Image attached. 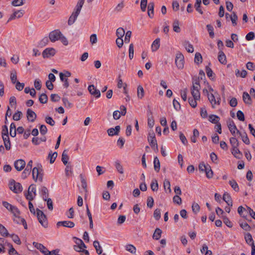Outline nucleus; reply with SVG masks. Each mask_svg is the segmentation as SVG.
<instances>
[{
    "label": "nucleus",
    "mask_w": 255,
    "mask_h": 255,
    "mask_svg": "<svg viewBox=\"0 0 255 255\" xmlns=\"http://www.w3.org/2000/svg\"><path fill=\"white\" fill-rule=\"evenodd\" d=\"M36 215L38 220L40 224L45 228L48 227V222L46 216L43 211L39 209H36Z\"/></svg>",
    "instance_id": "nucleus-1"
},
{
    "label": "nucleus",
    "mask_w": 255,
    "mask_h": 255,
    "mask_svg": "<svg viewBox=\"0 0 255 255\" xmlns=\"http://www.w3.org/2000/svg\"><path fill=\"white\" fill-rule=\"evenodd\" d=\"M10 189L15 193H19L22 192V187L20 183L16 182L13 179H11L9 184Z\"/></svg>",
    "instance_id": "nucleus-2"
},
{
    "label": "nucleus",
    "mask_w": 255,
    "mask_h": 255,
    "mask_svg": "<svg viewBox=\"0 0 255 255\" xmlns=\"http://www.w3.org/2000/svg\"><path fill=\"white\" fill-rule=\"evenodd\" d=\"M175 63L177 67L179 69H182L183 68L184 57L183 55L181 52H178L176 53Z\"/></svg>",
    "instance_id": "nucleus-3"
},
{
    "label": "nucleus",
    "mask_w": 255,
    "mask_h": 255,
    "mask_svg": "<svg viewBox=\"0 0 255 255\" xmlns=\"http://www.w3.org/2000/svg\"><path fill=\"white\" fill-rule=\"evenodd\" d=\"M16 131L18 134H21L24 132V128L22 127H19L16 129V126L14 123H12L10 126V135L14 137L16 135Z\"/></svg>",
    "instance_id": "nucleus-4"
},
{
    "label": "nucleus",
    "mask_w": 255,
    "mask_h": 255,
    "mask_svg": "<svg viewBox=\"0 0 255 255\" xmlns=\"http://www.w3.org/2000/svg\"><path fill=\"white\" fill-rule=\"evenodd\" d=\"M42 169H39L37 167H34L32 169V177L34 180L36 181L37 179L40 181H42L43 173H42Z\"/></svg>",
    "instance_id": "nucleus-5"
},
{
    "label": "nucleus",
    "mask_w": 255,
    "mask_h": 255,
    "mask_svg": "<svg viewBox=\"0 0 255 255\" xmlns=\"http://www.w3.org/2000/svg\"><path fill=\"white\" fill-rule=\"evenodd\" d=\"M62 35V33L59 29H55L51 31L49 34V39L52 42H55L59 40L60 37Z\"/></svg>",
    "instance_id": "nucleus-6"
},
{
    "label": "nucleus",
    "mask_w": 255,
    "mask_h": 255,
    "mask_svg": "<svg viewBox=\"0 0 255 255\" xmlns=\"http://www.w3.org/2000/svg\"><path fill=\"white\" fill-rule=\"evenodd\" d=\"M56 54V50L53 48H47L42 52V56L44 58L53 56Z\"/></svg>",
    "instance_id": "nucleus-7"
},
{
    "label": "nucleus",
    "mask_w": 255,
    "mask_h": 255,
    "mask_svg": "<svg viewBox=\"0 0 255 255\" xmlns=\"http://www.w3.org/2000/svg\"><path fill=\"white\" fill-rule=\"evenodd\" d=\"M14 166L17 171H21L25 166V162L23 159H18L14 162Z\"/></svg>",
    "instance_id": "nucleus-8"
},
{
    "label": "nucleus",
    "mask_w": 255,
    "mask_h": 255,
    "mask_svg": "<svg viewBox=\"0 0 255 255\" xmlns=\"http://www.w3.org/2000/svg\"><path fill=\"white\" fill-rule=\"evenodd\" d=\"M88 91L90 93L95 96L96 98H98L101 96L100 92L99 90L97 89L94 85H91L88 86Z\"/></svg>",
    "instance_id": "nucleus-9"
},
{
    "label": "nucleus",
    "mask_w": 255,
    "mask_h": 255,
    "mask_svg": "<svg viewBox=\"0 0 255 255\" xmlns=\"http://www.w3.org/2000/svg\"><path fill=\"white\" fill-rule=\"evenodd\" d=\"M26 117L28 121L30 122H34L36 119L37 116L34 112L32 110L28 109L26 112Z\"/></svg>",
    "instance_id": "nucleus-10"
},
{
    "label": "nucleus",
    "mask_w": 255,
    "mask_h": 255,
    "mask_svg": "<svg viewBox=\"0 0 255 255\" xmlns=\"http://www.w3.org/2000/svg\"><path fill=\"white\" fill-rule=\"evenodd\" d=\"M57 227L62 226L65 227L72 228L75 226L74 222L70 221H59L56 224Z\"/></svg>",
    "instance_id": "nucleus-11"
},
{
    "label": "nucleus",
    "mask_w": 255,
    "mask_h": 255,
    "mask_svg": "<svg viewBox=\"0 0 255 255\" xmlns=\"http://www.w3.org/2000/svg\"><path fill=\"white\" fill-rule=\"evenodd\" d=\"M80 178L81 179L82 187L85 191V198H86L88 192L86 180L85 179L84 176L82 174L80 175Z\"/></svg>",
    "instance_id": "nucleus-12"
},
{
    "label": "nucleus",
    "mask_w": 255,
    "mask_h": 255,
    "mask_svg": "<svg viewBox=\"0 0 255 255\" xmlns=\"http://www.w3.org/2000/svg\"><path fill=\"white\" fill-rule=\"evenodd\" d=\"M217 95H218L217 92H215L214 94L211 93V94H208V98L210 103L212 105L213 108H215V105H216V97Z\"/></svg>",
    "instance_id": "nucleus-13"
},
{
    "label": "nucleus",
    "mask_w": 255,
    "mask_h": 255,
    "mask_svg": "<svg viewBox=\"0 0 255 255\" xmlns=\"http://www.w3.org/2000/svg\"><path fill=\"white\" fill-rule=\"evenodd\" d=\"M228 126L231 133L233 135L235 136L236 130L237 131L238 129H237L234 122L233 120H230L228 123Z\"/></svg>",
    "instance_id": "nucleus-14"
},
{
    "label": "nucleus",
    "mask_w": 255,
    "mask_h": 255,
    "mask_svg": "<svg viewBox=\"0 0 255 255\" xmlns=\"http://www.w3.org/2000/svg\"><path fill=\"white\" fill-rule=\"evenodd\" d=\"M33 245L37 249L39 250L42 254H43L44 255H46L48 249L42 244L36 242H33Z\"/></svg>",
    "instance_id": "nucleus-15"
},
{
    "label": "nucleus",
    "mask_w": 255,
    "mask_h": 255,
    "mask_svg": "<svg viewBox=\"0 0 255 255\" xmlns=\"http://www.w3.org/2000/svg\"><path fill=\"white\" fill-rule=\"evenodd\" d=\"M23 15V10H19L14 11L9 17L7 22L14 19L16 17L20 18Z\"/></svg>",
    "instance_id": "nucleus-16"
},
{
    "label": "nucleus",
    "mask_w": 255,
    "mask_h": 255,
    "mask_svg": "<svg viewBox=\"0 0 255 255\" xmlns=\"http://www.w3.org/2000/svg\"><path fill=\"white\" fill-rule=\"evenodd\" d=\"M79 13L80 12L76 10L73 12V13H72L71 15L70 16L68 19V25H71L74 23Z\"/></svg>",
    "instance_id": "nucleus-17"
},
{
    "label": "nucleus",
    "mask_w": 255,
    "mask_h": 255,
    "mask_svg": "<svg viewBox=\"0 0 255 255\" xmlns=\"http://www.w3.org/2000/svg\"><path fill=\"white\" fill-rule=\"evenodd\" d=\"M120 130V126H117L115 128H111L108 129L107 132L109 136L118 135Z\"/></svg>",
    "instance_id": "nucleus-18"
},
{
    "label": "nucleus",
    "mask_w": 255,
    "mask_h": 255,
    "mask_svg": "<svg viewBox=\"0 0 255 255\" xmlns=\"http://www.w3.org/2000/svg\"><path fill=\"white\" fill-rule=\"evenodd\" d=\"M154 3L153 2H150L147 7V14L150 18H152L154 16Z\"/></svg>",
    "instance_id": "nucleus-19"
},
{
    "label": "nucleus",
    "mask_w": 255,
    "mask_h": 255,
    "mask_svg": "<svg viewBox=\"0 0 255 255\" xmlns=\"http://www.w3.org/2000/svg\"><path fill=\"white\" fill-rule=\"evenodd\" d=\"M237 133L239 134L242 137L243 141L246 144H249L250 143V139L248 136L246 132L244 131L241 132L239 130H237Z\"/></svg>",
    "instance_id": "nucleus-20"
},
{
    "label": "nucleus",
    "mask_w": 255,
    "mask_h": 255,
    "mask_svg": "<svg viewBox=\"0 0 255 255\" xmlns=\"http://www.w3.org/2000/svg\"><path fill=\"white\" fill-rule=\"evenodd\" d=\"M223 200L226 202L229 206L232 207L233 202L231 196L228 193H225L223 196Z\"/></svg>",
    "instance_id": "nucleus-21"
},
{
    "label": "nucleus",
    "mask_w": 255,
    "mask_h": 255,
    "mask_svg": "<svg viewBox=\"0 0 255 255\" xmlns=\"http://www.w3.org/2000/svg\"><path fill=\"white\" fill-rule=\"evenodd\" d=\"M2 138L6 150H9L11 148V143L8 135L2 136Z\"/></svg>",
    "instance_id": "nucleus-22"
},
{
    "label": "nucleus",
    "mask_w": 255,
    "mask_h": 255,
    "mask_svg": "<svg viewBox=\"0 0 255 255\" xmlns=\"http://www.w3.org/2000/svg\"><path fill=\"white\" fill-rule=\"evenodd\" d=\"M13 221H14V222H15L17 224H19L23 225V226L24 227V228L25 229H27V226L26 222V221H25V220L24 219H23L22 218H21L20 217L18 216V217H16V218H15L13 219Z\"/></svg>",
    "instance_id": "nucleus-23"
},
{
    "label": "nucleus",
    "mask_w": 255,
    "mask_h": 255,
    "mask_svg": "<svg viewBox=\"0 0 255 255\" xmlns=\"http://www.w3.org/2000/svg\"><path fill=\"white\" fill-rule=\"evenodd\" d=\"M243 100L245 104L248 105H251L252 101L250 95L246 92H244L243 94Z\"/></svg>",
    "instance_id": "nucleus-24"
},
{
    "label": "nucleus",
    "mask_w": 255,
    "mask_h": 255,
    "mask_svg": "<svg viewBox=\"0 0 255 255\" xmlns=\"http://www.w3.org/2000/svg\"><path fill=\"white\" fill-rule=\"evenodd\" d=\"M232 153L233 155L238 159H240L242 158L243 154L242 152L239 150L238 147L236 148H232L231 150Z\"/></svg>",
    "instance_id": "nucleus-25"
},
{
    "label": "nucleus",
    "mask_w": 255,
    "mask_h": 255,
    "mask_svg": "<svg viewBox=\"0 0 255 255\" xmlns=\"http://www.w3.org/2000/svg\"><path fill=\"white\" fill-rule=\"evenodd\" d=\"M218 58L219 62L223 64H225L226 63V56L225 53L222 50L219 51Z\"/></svg>",
    "instance_id": "nucleus-26"
},
{
    "label": "nucleus",
    "mask_w": 255,
    "mask_h": 255,
    "mask_svg": "<svg viewBox=\"0 0 255 255\" xmlns=\"http://www.w3.org/2000/svg\"><path fill=\"white\" fill-rule=\"evenodd\" d=\"M153 164L154 170L156 172H159L160 169V163L157 156L154 158Z\"/></svg>",
    "instance_id": "nucleus-27"
},
{
    "label": "nucleus",
    "mask_w": 255,
    "mask_h": 255,
    "mask_svg": "<svg viewBox=\"0 0 255 255\" xmlns=\"http://www.w3.org/2000/svg\"><path fill=\"white\" fill-rule=\"evenodd\" d=\"M183 45L184 46L186 50L189 53H192L194 51V48L193 45L189 43L188 41H184L183 43Z\"/></svg>",
    "instance_id": "nucleus-28"
},
{
    "label": "nucleus",
    "mask_w": 255,
    "mask_h": 255,
    "mask_svg": "<svg viewBox=\"0 0 255 255\" xmlns=\"http://www.w3.org/2000/svg\"><path fill=\"white\" fill-rule=\"evenodd\" d=\"M160 47V38H157L155 39L151 45V49L152 51H155L158 49Z\"/></svg>",
    "instance_id": "nucleus-29"
},
{
    "label": "nucleus",
    "mask_w": 255,
    "mask_h": 255,
    "mask_svg": "<svg viewBox=\"0 0 255 255\" xmlns=\"http://www.w3.org/2000/svg\"><path fill=\"white\" fill-rule=\"evenodd\" d=\"M74 239L77 240V241H79V243L76 242V243L78 245V246H75L74 249L75 250H77L76 248H79L80 250H84V249L87 248V246L85 245V244L81 239H79L77 237H74Z\"/></svg>",
    "instance_id": "nucleus-30"
},
{
    "label": "nucleus",
    "mask_w": 255,
    "mask_h": 255,
    "mask_svg": "<svg viewBox=\"0 0 255 255\" xmlns=\"http://www.w3.org/2000/svg\"><path fill=\"white\" fill-rule=\"evenodd\" d=\"M49 38L47 37H45L42 39L37 44V47L39 48H42L46 46L49 42Z\"/></svg>",
    "instance_id": "nucleus-31"
},
{
    "label": "nucleus",
    "mask_w": 255,
    "mask_h": 255,
    "mask_svg": "<svg viewBox=\"0 0 255 255\" xmlns=\"http://www.w3.org/2000/svg\"><path fill=\"white\" fill-rule=\"evenodd\" d=\"M245 239L246 243L250 246H252V244H254L251 234L249 233H247L245 236Z\"/></svg>",
    "instance_id": "nucleus-32"
},
{
    "label": "nucleus",
    "mask_w": 255,
    "mask_h": 255,
    "mask_svg": "<svg viewBox=\"0 0 255 255\" xmlns=\"http://www.w3.org/2000/svg\"><path fill=\"white\" fill-rule=\"evenodd\" d=\"M69 159V157L67 154V150H64L62 154L61 160L65 165L68 164V161Z\"/></svg>",
    "instance_id": "nucleus-33"
},
{
    "label": "nucleus",
    "mask_w": 255,
    "mask_h": 255,
    "mask_svg": "<svg viewBox=\"0 0 255 255\" xmlns=\"http://www.w3.org/2000/svg\"><path fill=\"white\" fill-rule=\"evenodd\" d=\"M220 120V118L219 116L215 115H210L209 117V121L213 123L217 124L219 123V121Z\"/></svg>",
    "instance_id": "nucleus-34"
},
{
    "label": "nucleus",
    "mask_w": 255,
    "mask_h": 255,
    "mask_svg": "<svg viewBox=\"0 0 255 255\" xmlns=\"http://www.w3.org/2000/svg\"><path fill=\"white\" fill-rule=\"evenodd\" d=\"M93 246L96 249V252L98 255L102 254L103 250L100 245L99 242L98 241H95L93 242Z\"/></svg>",
    "instance_id": "nucleus-35"
},
{
    "label": "nucleus",
    "mask_w": 255,
    "mask_h": 255,
    "mask_svg": "<svg viewBox=\"0 0 255 255\" xmlns=\"http://www.w3.org/2000/svg\"><path fill=\"white\" fill-rule=\"evenodd\" d=\"M162 231L159 228H156L153 233L152 238L153 239L158 240H159L161 236Z\"/></svg>",
    "instance_id": "nucleus-36"
},
{
    "label": "nucleus",
    "mask_w": 255,
    "mask_h": 255,
    "mask_svg": "<svg viewBox=\"0 0 255 255\" xmlns=\"http://www.w3.org/2000/svg\"><path fill=\"white\" fill-rule=\"evenodd\" d=\"M144 91L143 87L141 85L137 87V96L139 99H142L144 97Z\"/></svg>",
    "instance_id": "nucleus-37"
},
{
    "label": "nucleus",
    "mask_w": 255,
    "mask_h": 255,
    "mask_svg": "<svg viewBox=\"0 0 255 255\" xmlns=\"http://www.w3.org/2000/svg\"><path fill=\"white\" fill-rule=\"evenodd\" d=\"M204 172L206 173V177L210 179L213 177V172L211 169V166L207 164V168L206 170H205Z\"/></svg>",
    "instance_id": "nucleus-38"
},
{
    "label": "nucleus",
    "mask_w": 255,
    "mask_h": 255,
    "mask_svg": "<svg viewBox=\"0 0 255 255\" xmlns=\"http://www.w3.org/2000/svg\"><path fill=\"white\" fill-rule=\"evenodd\" d=\"M0 234L4 237H7L9 236L7 229L1 224H0Z\"/></svg>",
    "instance_id": "nucleus-39"
},
{
    "label": "nucleus",
    "mask_w": 255,
    "mask_h": 255,
    "mask_svg": "<svg viewBox=\"0 0 255 255\" xmlns=\"http://www.w3.org/2000/svg\"><path fill=\"white\" fill-rule=\"evenodd\" d=\"M229 184L232 187V188L236 191V192H239V187L238 186V183L237 182L234 180L232 179L231 180H230Z\"/></svg>",
    "instance_id": "nucleus-40"
},
{
    "label": "nucleus",
    "mask_w": 255,
    "mask_h": 255,
    "mask_svg": "<svg viewBox=\"0 0 255 255\" xmlns=\"http://www.w3.org/2000/svg\"><path fill=\"white\" fill-rule=\"evenodd\" d=\"M115 166L117 169V170L118 171L119 173L120 174H123L124 173V169L123 166L121 164L119 161L117 160L115 162Z\"/></svg>",
    "instance_id": "nucleus-41"
},
{
    "label": "nucleus",
    "mask_w": 255,
    "mask_h": 255,
    "mask_svg": "<svg viewBox=\"0 0 255 255\" xmlns=\"http://www.w3.org/2000/svg\"><path fill=\"white\" fill-rule=\"evenodd\" d=\"M148 141L149 142V144L152 148L156 147V149L158 150V145L157 143V140L155 137L152 138H147Z\"/></svg>",
    "instance_id": "nucleus-42"
},
{
    "label": "nucleus",
    "mask_w": 255,
    "mask_h": 255,
    "mask_svg": "<svg viewBox=\"0 0 255 255\" xmlns=\"http://www.w3.org/2000/svg\"><path fill=\"white\" fill-rule=\"evenodd\" d=\"M194 62L199 65L202 62V56L199 52H196L195 55Z\"/></svg>",
    "instance_id": "nucleus-43"
},
{
    "label": "nucleus",
    "mask_w": 255,
    "mask_h": 255,
    "mask_svg": "<svg viewBox=\"0 0 255 255\" xmlns=\"http://www.w3.org/2000/svg\"><path fill=\"white\" fill-rule=\"evenodd\" d=\"M240 227L245 231H249L251 230L250 226L246 222H240Z\"/></svg>",
    "instance_id": "nucleus-44"
},
{
    "label": "nucleus",
    "mask_w": 255,
    "mask_h": 255,
    "mask_svg": "<svg viewBox=\"0 0 255 255\" xmlns=\"http://www.w3.org/2000/svg\"><path fill=\"white\" fill-rule=\"evenodd\" d=\"M173 29L174 31L179 33L180 32V28L179 27V21L177 19L175 20L173 23Z\"/></svg>",
    "instance_id": "nucleus-45"
},
{
    "label": "nucleus",
    "mask_w": 255,
    "mask_h": 255,
    "mask_svg": "<svg viewBox=\"0 0 255 255\" xmlns=\"http://www.w3.org/2000/svg\"><path fill=\"white\" fill-rule=\"evenodd\" d=\"M230 142L232 146V148H236L239 146V141L236 138L234 137H231L230 139Z\"/></svg>",
    "instance_id": "nucleus-46"
},
{
    "label": "nucleus",
    "mask_w": 255,
    "mask_h": 255,
    "mask_svg": "<svg viewBox=\"0 0 255 255\" xmlns=\"http://www.w3.org/2000/svg\"><path fill=\"white\" fill-rule=\"evenodd\" d=\"M206 28L209 32L210 37L212 38H214L215 34L214 32L213 26L211 24H207L206 25Z\"/></svg>",
    "instance_id": "nucleus-47"
},
{
    "label": "nucleus",
    "mask_w": 255,
    "mask_h": 255,
    "mask_svg": "<svg viewBox=\"0 0 255 255\" xmlns=\"http://www.w3.org/2000/svg\"><path fill=\"white\" fill-rule=\"evenodd\" d=\"M57 156V152H54L53 153L51 151L48 154V158H50V163H53Z\"/></svg>",
    "instance_id": "nucleus-48"
},
{
    "label": "nucleus",
    "mask_w": 255,
    "mask_h": 255,
    "mask_svg": "<svg viewBox=\"0 0 255 255\" xmlns=\"http://www.w3.org/2000/svg\"><path fill=\"white\" fill-rule=\"evenodd\" d=\"M39 101L41 104H45L47 102L48 97L44 93L41 94L39 97Z\"/></svg>",
    "instance_id": "nucleus-49"
},
{
    "label": "nucleus",
    "mask_w": 255,
    "mask_h": 255,
    "mask_svg": "<svg viewBox=\"0 0 255 255\" xmlns=\"http://www.w3.org/2000/svg\"><path fill=\"white\" fill-rule=\"evenodd\" d=\"M125 34V30L123 28L119 27L117 29L116 35L118 37L123 38Z\"/></svg>",
    "instance_id": "nucleus-50"
},
{
    "label": "nucleus",
    "mask_w": 255,
    "mask_h": 255,
    "mask_svg": "<svg viewBox=\"0 0 255 255\" xmlns=\"http://www.w3.org/2000/svg\"><path fill=\"white\" fill-rule=\"evenodd\" d=\"M41 193L43 195V199L44 201L46 200L48 196V189L45 187L43 186L41 188Z\"/></svg>",
    "instance_id": "nucleus-51"
},
{
    "label": "nucleus",
    "mask_w": 255,
    "mask_h": 255,
    "mask_svg": "<svg viewBox=\"0 0 255 255\" xmlns=\"http://www.w3.org/2000/svg\"><path fill=\"white\" fill-rule=\"evenodd\" d=\"M10 80L12 84H15L17 81L16 72L15 70L12 71L10 73Z\"/></svg>",
    "instance_id": "nucleus-52"
},
{
    "label": "nucleus",
    "mask_w": 255,
    "mask_h": 255,
    "mask_svg": "<svg viewBox=\"0 0 255 255\" xmlns=\"http://www.w3.org/2000/svg\"><path fill=\"white\" fill-rule=\"evenodd\" d=\"M150 187L153 191H156L158 189V184L156 180H153L150 184Z\"/></svg>",
    "instance_id": "nucleus-53"
},
{
    "label": "nucleus",
    "mask_w": 255,
    "mask_h": 255,
    "mask_svg": "<svg viewBox=\"0 0 255 255\" xmlns=\"http://www.w3.org/2000/svg\"><path fill=\"white\" fill-rule=\"evenodd\" d=\"M126 249L130 253L134 254L136 252V248L132 245L129 244L126 246Z\"/></svg>",
    "instance_id": "nucleus-54"
},
{
    "label": "nucleus",
    "mask_w": 255,
    "mask_h": 255,
    "mask_svg": "<svg viewBox=\"0 0 255 255\" xmlns=\"http://www.w3.org/2000/svg\"><path fill=\"white\" fill-rule=\"evenodd\" d=\"M191 94L195 100H199L200 98V93L199 90H191Z\"/></svg>",
    "instance_id": "nucleus-55"
},
{
    "label": "nucleus",
    "mask_w": 255,
    "mask_h": 255,
    "mask_svg": "<svg viewBox=\"0 0 255 255\" xmlns=\"http://www.w3.org/2000/svg\"><path fill=\"white\" fill-rule=\"evenodd\" d=\"M232 24L234 26L237 25V20H238V16L235 12L232 13V14L230 16Z\"/></svg>",
    "instance_id": "nucleus-56"
},
{
    "label": "nucleus",
    "mask_w": 255,
    "mask_h": 255,
    "mask_svg": "<svg viewBox=\"0 0 255 255\" xmlns=\"http://www.w3.org/2000/svg\"><path fill=\"white\" fill-rule=\"evenodd\" d=\"M129 58L131 60L133 57L134 54V46L132 43L130 44L129 46Z\"/></svg>",
    "instance_id": "nucleus-57"
},
{
    "label": "nucleus",
    "mask_w": 255,
    "mask_h": 255,
    "mask_svg": "<svg viewBox=\"0 0 255 255\" xmlns=\"http://www.w3.org/2000/svg\"><path fill=\"white\" fill-rule=\"evenodd\" d=\"M192 209L193 212L194 214H196L198 212H199V211L200 210V206L198 203H193L192 206Z\"/></svg>",
    "instance_id": "nucleus-58"
},
{
    "label": "nucleus",
    "mask_w": 255,
    "mask_h": 255,
    "mask_svg": "<svg viewBox=\"0 0 255 255\" xmlns=\"http://www.w3.org/2000/svg\"><path fill=\"white\" fill-rule=\"evenodd\" d=\"M11 238H12V241L17 245H20L21 242L20 240L19 239L18 236L15 234H12L10 235Z\"/></svg>",
    "instance_id": "nucleus-59"
},
{
    "label": "nucleus",
    "mask_w": 255,
    "mask_h": 255,
    "mask_svg": "<svg viewBox=\"0 0 255 255\" xmlns=\"http://www.w3.org/2000/svg\"><path fill=\"white\" fill-rule=\"evenodd\" d=\"M24 0H13L11 4L14 6L22 5L24 4Z\"/></svg>",
    "instance_id": "nucleus-60"
},
{
    "label": "nucleus",
    "mask_w": 255,
    "mask_h": 255,
    "mask_svg": "<svg viewBox=\"0 0 255 255\" xmlns=\"http://www.w3.org/2000/svg\"><path fill=\"white\" fill-rule=\"evenodd\" d=\"M85 0H79L76 6L75 10L80 12L81 9L84 4Z\"/></svg>",
    "instance_id": "nucleus-61"
},
{
    "label": "nucleus",
    "mask_w": 255,
    "mask_h": 255,
    "mask_svg": "<svg viewBox=\"0 0 255 255\" xmlns=\"http://www.w3.org/2000/svg\"><path fill=\"white\" fill-rule=\"evenodd\" d=\"M197 100H195L194 98H188V103L193 108H195L197 107Z\"/></svg>",
    "instance_id": "nucleus-62"
},
{
    "label": "nucleus",
    "mask_w": 255,
    "mask_h": 255,
    "mask_svg": "<svg viewBox=\"0 0 255 255\" xmlns=\"http://www.w3.org/2000/svg\"><path fill=\"white\" fill-rule=\"evenodd\" d=\"M154 204V200L153 198L149 196L147 197V206L148 207L151 208Z\"/></svg>",
    "instance_id": "nucleus-63"
},
{
    "label": "nucleus",
    "mask_w": 255,
    "mask_h": 255,
    "mask_svg": "<svg viewBox=\"0 0 255 255\" xmlns=\"http://www.w3.org/2000/svg\"><path fill=\"white\" fill-rule=\"evenodd\" d=\"M237 117L239 120L241 121H245V116L244 114L242 111H238L237 113Z\"/></svg>",
    "instance_id": "nucleus-64"
}]
</instances>
